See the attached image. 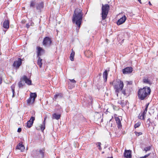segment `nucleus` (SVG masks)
Listing matches in <instances>:
<instances>
[{"instance_id":"40","label":"nucleus","mask_w":158,"mask_h":158,"mask_svg":"<svg viewBox=\"0 0 158 158\" xmlns=\"http://www.w3.org/2000/svg\"><path fill=\"white\" fill-rule=\"evenodd\" d=\"M147 123H148V127H149L150 126V123H151L150 119V118H149L148 119L147 121Z\"/></svg>"},{"instance_id":"15","label":"nucleus","mask_w":158,"mask_h":158,"mask_svg":"<svg viewBox=\"0 0 158 158\" xmlns=\"http://www.w3.org/2000/svg\"><path fill=\"white\" fill-rule=\"evenodd\" d=\"M37 57H40V56L42 54L44 53L45 52L44 50L40 47H37Z\"/></svg>"},{"instance_id":"23","label":"nucleus","mask_w":158,"mask_h":158,"mask_svg":"<svg viewBox=\"0 0 158 158\" xmlns=\"http://www.w3.org/2000/svg\"><path fill=\"white\" fill-rule=\"evenodd\" d=\"M108 72L107 70H105L103 74V77L105 82L107 81L108 76Z\"/></svg>"},{"instance_id":"13","label":"nucleus","mask_w":158,"mask_h":158,"mask_svg":"<svg viewBox=\"0 0 158 158\" xmlns=\"http://www.w3.org/2000/svg\"><path fill=\"white\" fill-rule=\"evenodd\" d=\"M44 7V3L43 2H37V3L36 7L37 10H38L41 11V9H43Z\"/></svg>"},{"instance_id":"50","label":"nucleus","mask_w":158,"mask_h":158,"mask_svg":"<svg viewBox=\"0 0 158 158\" xmlns=\"http://www.w3.org/2000/svg\"><path fill=\"white\" fill-rule=\"evenodd\" d=\"M138 1L140 3H141V0H138Z\"/></svg>"},{"instance_id":"4","label":"nucleus","mask_w":158,"mask_h":158,"mask_svg":"<svg viewBox=\"0 0 158 158\" xmlns=\"http://www.w3.org/2000/svg\"><path fill=\"white\" fill-rule=\"evenodd\" d=\"M110 6L108 4L102 5V11L101 13L102 20H105L106 18Z\"/></svg>"},{"instance_id":"53","label":"nucleus","mask_w":158,"mask_h":158,"mask_svg":"<svg viewBox=\"0 0 158 158\" xmlns=\"http://www.w3.org/2000/svg\"><path fill=\"white\" fill-rule=\"evenodd\" d=\"M104 153V152H102V153Z\"/></svg>"},{"instance_id":"6","label":"nucleus","mask_w":158,"mask_h":158,"mask_svg":"<svg viewBox=\"0 0 158 158\" xmlns=\"http://www.w3.org/2000/svg\"><path fill=\"white\" fill-rule=\"evenodd\" d=\"M52 41L49 37L46 36L44 38L43 42V44L45 46L49 47L51 45Z\"/></svg>"},{"instance_id":"26","label":"nucleus","mask_w":158,"mask_h":158,"mask_svg":"<svg viewBox=\"0 0 158 158\" xmlns=\"http://www.w3.org/2000/svg\"><path fill=\"white\" fill-rule=\"evenodd\" d=\"M38 58L37 64L39 65L40 68H41L42 65V59H41L40 57H37Z\"/></svg>"},{"instance_id":"8","label":"nucleus","mask_w":158,"mask_h":158,"mask_svg":"<svg viewBox=\"0 0 158 158\" xmlns=\"http://www.w3.org/2000/svg\"><path fill=\"white\" fill-rule=\"evenodd\" d=\"M133 68L131 67H127L123 69V73L124 74H129L132 72Z\"/></svg>"},{"instance_id":"20","label":"nucleus","mask_w":158,"mask_h":158,"mask_svg":"<svg viewBox=\"0 0 158 158\" xmlns=\"http://www.w3.org/2000/svg\"><path fill=\"white\" fill-rule=\"evenodd\" d=\"M115 120L116 121V123L118 124V128H119L122 126L121 125V123L120 120V118L117 117L115 118Z\"/></svg>"},{"instance_id":"34","label":"nucleus","mask_w":158,"mask_h":158,"mask_svg":"<svg viewBox=\"0 0 158 158\" xmlns=\"http://www.w3.org/2000/svg\"><path fill=\"white\" fill-rule=\"evenodd\" d=\"M96 145H97V147H98V149L99 150H101L102 149V148L101 146V143L100 142H97L95 143Z\"/></svg>"},{"instance_id":"48","label":"nucleus","mask_w":158,"mask_h":158,"mask_svg":"<svg viewBox=\"0 0 158 158\" xmlns=\"http://www.w3.org/2000/svg\"><path fill=\"white\" fill-rule=\"evenodd\" d=\"M2 78H0V84H1L2 83Z\"/></svg>"},{"instance_id":"47","label":"nucleus","mask_w":158,"mask_h":158,"mask_svg":"<svg viewBox=\"0 0 158 158\" xmlns=\"http://www.w3.org/2000/svg\"><path fill=\"white\" fill-rule=\"evenodd\" d=\"M45 119H46V118H44V120L43 121V123L42 125H45Z\"/></svg>"},{"instance_id":"2","label":"nucleus","mask_w":158,"mask_h":158,"mask_svg":"<svg viewBox=\"0 0 158 158\" xmlns=\"http://www.w3.org/2000/svg\"><path fill=\"white\" fill-rule=\"evenodd\" d=\"M151 90L150 87L145 86L140 89L138 91V96L139 99L143 100L148 98L150 94Z\"/></svg>"},{"instance_id":"44","label":"nucleus","mask_w":158,"mask_h":158,"mask_svg":"<svg viewBox=\"0 0 158 158\" xmlns=\"http://www.w3.org/2000/svg\"><path fill=\"white\" fill-rule=\"evenodd\" d=\"M87 53H88L89 54H92L91 52L89 51H88L85 53L87 54Z\"/></svg>"},{"instance_id":"11","label":"nucleus","mask_w":158,"mask_h":158,"mask_svg":"<svg viewBox=\"0 0 158 158\" xmlns=\"http://www.w3.org/2000/svg\"><path fill=\"white\" fill-rule=\"evenodd\" d=\"M123 156L126 158H131V151L125 150L123 153Z\"/></svg>"},{"instance_id":"19","label":"nucleus","mask_w":158,"mask_h":158,"mask_svg":"<svg viewBox=\"0 0 158 158\" xmlns=\"http://www.w3.org/2000/svg\"><path fill=\"white\" fill-rule=\"evenodd\" d=\"M16 149H19L21 152L23 151L25 149L24 146L22 143H19L16 146Z\"/></svg>"},{"instance_id":"49","label":"nucleus","mask_w":158,"mask_h":158,"mask_svg":"<svg viewBox=\"0 0 158 158\" xmlns=\"http://www.w3.org/2000/svg\"><path fill=\"white\" fill-rule=\"evenodd\" d=\"M148 3H149V4L150 5H151L152 4H151V2H148Z\"/></svg>"},{"instance_id":"12","label":"nucleus","mask_w":158,"mask_h":158,"mask_svg":"<svg viewBox=\"0 0 158 158\" xmlns=\"http://www.w3.org/2000/svg\"><path fill=\"white\" fill-rule=\"evenodd\" d=\"M127 19L126 16L124 15L122 18L119 19L117 22L116 23L118 25H120L126 21Z\"/></svg>"},{"instance_id":"32","label":"nucleus","mask_w":158,"mask_h":158,"mask_svg":"<svg viewBox=\"0 0 158 158\" xmlns=\"http://www.w3.org/2000/svg\"><path fill=\"white\" fill-rule=\"evenodd\" d=\"M149 105V103H147L146 104V105H145V109L144 110L143 112V113L144 114H145L147 113Z\"/></svg>"},{"instance_id":"52","label":"nucleus","mask_w":158,"mask_h":158,"mask_svg":"<svg viewBox=\"0 0 158 158\" xmlns=\"http://www.w3.org/2000/svg\"><path fill=\"white\" fill-rule=\"evenodd\" d=\"M108 158H113V157H109Z\"/></svg>"},{"instance_id":"30","label":"nucleus","mask_w":158,"mask_h":158,"mask_svg":"<svg viewBox=\"0 0 158 158\" xmlns=\"http://www.w3.org/2000/svg\"><path fill=\"white\" fill-rule=\"evenodd\" d=\"M22 80H21L18 83V86L19 88H22L25 85V83L22 82Z\"/></svg>"},{"instance_id":"27","label":"nucleus","mask_w":158,"mask_h":158,"mask_svg":"<svg viewBox=\"0 0 158 158\" xmlns=\"http://www.w3.org/2000/svg\"><path fill=\"white\" fill-rule=\"evenodd\" d=\"M74 55L75 52L74 51H73L71 53L70 56V60L72 61L74 60Z\"/></svg>"},{"instance_id":"24","label":"nucleus","mask_w":158,"mask_h":158,"mask_svg":"<svg viewBox=\"0 0 158 158\" xmlns=\"http://www.w3.org/2000/svg\"><path fill=\"white\" fill-rule=\"evenodd\" d=\"M61 117V114H57L55 113L52 114V118L53 119L58 120Z\"/></svg>"},{"instance_id":"3","label":"nucleus","mask_w":158,"mask_h":158,"mask_svg":"<svg viewBox=\"0 0 158 158\" xmlns=\"http://www.w3.org/2000/svg\"><path fill=\"white\" fill-rule=\"evenodd\" d=\"M114 87L117 95L118 96V93L123 89L124 87L123 82L120 79L117 80L115 83L114 84Z\"/></svg>"},{"instance_id":"1","label":"nucleus","mask_w":158,"mask_h":158,"mask_svg":"<svg viewBox=\"0 0 158 158\" xmlns=\"http://www.w3.org/2000/svg\"><path fill=\"white\" fill-rule=\"evenodd\" d=\"M83 15L81 8H77L75 9L72 18V22L73 23L75 24L77 26L76 28L77 32L81 27Z\"/></svg>"},{"instance_id":"16","label":"nucleus","mask_w":158,"mask_h":158,"mask_svg":"<svg viewBox=\"0 0 158 158\" xmlns=\"http://www.w3.org/2000/svg\"><path fill=\"white\" fill-rule=\"evenodd\" d=\"M143 82L144 83L151 85L152 84V82L149 79V77H144L143 79Z\"/></svg>"},{"instance_id":"25","label":"nucleus","mask_w":158,"mask_h":158,"mask_svg":"<svg viewBox=\"0 0 158 158\" xmlns=\"http://www.w3.org/2000/svg\"><path fill=\"white\" fill-rule=\"evenodd\" d=\"M37 97V94L36 93H31L30 95V97L31 98H32L33 102H34L35 101V98Z\"/></svg>"},{"instance_id":"9","label":"nucleus","mask_w":158,"mask_h":158,"mask_svg":"<svg viewBox=\"0 0 158 158\" xmlns=\"http://www.w3.org/2000/svg\"><path fill=\"white\" fill-rule=\"evenodd\" d=\"M21 80L24 81L26 84L28 85H32L31 80L28 78L25 75L23 76L21 79Z\"/></svg>"},{"instance_id":"29","label":"nucleus","mask_w":158,"mask_h":158,"mask_svg":"<svg viewBox=\"0 0 158 158\" xmlns=\"http://www.w3.org/2000/svg\"><path fill=\"white\" fill-rule=\"evenodd\" d=\"M145 114H144L143 113H142L141 114H139V115L138 116L139 118L141 119V120H144V116Z\"/></svg>"},{"instance_id":"35","label":"nucleus","mask_w":158,"mask_h":158,"mask_svg":"<svg viewBox=\"0 0 158 158\" xmlns=\"http://www.w3.org/2000/svg\"><path fill=\"white\" fill-rule=\"evenodd\" d=\"M151 148V147L150 146L145 147L144 148V150L145 151V153H146L148 151H149L150 150Z\"/></svg>"},{"instance_id":"21","label":"nucleus","mask_w":158,"mask_h":158,"mask_svg":"<svg viewBox=\"0 0 158 158\" xmlns=\"http://www.w3.org/2000/svg\"><path fill=\"white\" fill-rule=\"evenodd\" d=\"M118 103L121 105L123 107L127 105L126 102L124 101L123 100H118Z\"/></svg>"},{"instance_id":"45","label":"nucleus","mask_w":158,"mask_h":158,"mask_svg":"<svg viewBox=\"0 0 158 158\" xmlns=\"http://www.w3.org/2000/svg\"><path fill=\"white\" fill-rule=\"evenodd\" d=\"M34 25V23L33 22H31L30 23V25L31 26H33Z\"/></svg>"},{"instance_id":"31","label":"nucleus","mask_w":158,"mask_h":158,"mask_svg":"<svg viewBox=\"0 0 158 158\" xmlns=\"http://www.w3.org/2000/svg\"><path fill=\"white\" fill-rule=\"evenodd\" d=\"M32 99L30 97L27 100V104L30 105V104H32L34 102H32Z\"/></svg>"},{"instance_id":"22","label":"nucleus","mask_w":158,"mask_h":158,"mask_svg":"<svg viewBox=\"0 0 158 158\" xmlns=\"http://www.w3.org/2000/svg\"><path fill=\"white\" fill-rule=\"evenodd\" d=\"M62 97L63 94H62L58 93L54 95L53 99L56 100L58 98H61Z\"/></svg>"},{"instance_id":"36","label":"nucleus","mask_w":158,"mask_h":158,"mask_svg":"<svg viewBox=\"0 0 158 158\" xmlns=\"http://www.w3.org/2000/svg\"><path fill=\"white\" fill-rule=\"evenodd\" d=\"M141 124V123L140 122H138L137 123H135L134 125V127L135 128H136L139 127Z\"/></svg>"},{"instance_id":"28","label":"nucleus","mask_w":158,"mask_h":158,"mask_svg":"<svg viewBox=\"0 0 158 158\" xmlns=\"http://www.w3.org/2000/svg\"><path fill=\"white\" fill-rule=\"evenodd\" d=\"M93 103V99L92 97L89 96V100L88 101V103L89 105H90V104H92Z\"/></svg>"},{"instance_id":"37","label":"nucleus","mask_w":158,"mask_h":158,"mask_svg":"<svg viewBox=\"0 0 158 158\" xmlns=\"http://www.w3.org/2000/svg\"><path fill=\"white\" fill-rule=\"evenodd\" d=\"M135 133L136 136H138L142 134V133L141 132H137V131H135Z\"/></svg>"},{"instance_id":"14","label":"nucleus","mask_w":158,"mask_h":158,"mask_svg":"<svg viewBox=\"0 0 158 158\" xmlns=\"http://www.w3.org/2000/svg\"><path fill=\"white\" fill-rule=\"evenodd\" d=\"M35 119V117H31L30 120L28 121L27 123V127L28 128L31 127L33 125V121Z\"/></svg>"},{"instance_id":"51","label":"nucleus","mask_w":158,"mask_h":158,"mask_svg":"<svg viewBox=\"0 0 158 158\" xmlns=\"http://www.w3.org/2000/svg\"><path fill=\"white\" fill-rule=\"evenodd\" d=\"M22 23H25V22L24 21H22Z\"/></svg>"},{"instance_id":"7","label":"nucleus","mask_w":158,"mask_h":158,"mask_svg":"<svg viewBox=\"0 0 158 158\" xmlns=\"http://www.w3.org/2000/svg\"><path fill=\"white\" fill-rule=\"evenodd\" d=\"M22 64V59L18 58L17 60L15 61L13 64V66L15 69H18Z\"/></svg>"},{"instance_id":"10","label":"nucleus","mask_w":158,"mask_h":158,"mask_svg":"<svg viewBox=\"0 0 158 158\" xmlns=\"http://www.w3.org/2000/svg\"><path fill=\"white\" fill-rule=\"evenodd\" d=\"M122 93L123 94L124 96L126 97L128 96L130 94V92L128 88H123L121 90Z\"/></svg>"},{"instance_id":"42","label":"nucleus","mask_w":158,"mask_h":158,"mask_svg":"<svg viewBox=\"0 0 158 158\" xmlns=\"http://www.w3.org/2000/svg\"><path fill=\"white\" fill-rule=\"evenodd\" d=\"M30 26V24H29V23H27L26 24V27L28 28Z\"/></svg>"},{"instance_id":"39","label":"nucleus","mask_w":158,"mask_h":158,"mask_svg":"<svg viewBox=\"0 0 158 158\" xmlns=\"http://www.w3.org/2000/svg\"><path fill=\"white\" fill-rule=\"evenodd\" d=\"M151 153H148V154H147V155H145L144 156H142L141 157H139V158H147L148 157L149 155H150L151 154Z\"/></svg>"},{"instance_id":"5","label":"nucleus","mask_w":158,"mask_h":158,"mask_svg":"<svg viewBox=\"0 0 158 158\" xmlns=\"http://www.w3.org/2000/svg\"><path fill=\"white\" fill-rule=\"evenodd\" d=\"M44 149L43 148L42 150H33L31 155L34 158H44Z\"/></svg>"},{"instance_id":"33","label":"nucleus","mask_w":158,"mask_h":158,"mask_svg":"<svg viewBox=\"0 0 158 158\" xmlns=\"http://www.w3.org/2000/svg\"><path fill=\"white\" fill-rule=\"evenodd\" d=\"M11 88L12 92H13V96L12 97H13L15 96V86L14 85H12L11 86Z\"/></svg>"},{"instance_id":"18","label":"nucleus","mask_w":158,"mask_h":158,"mask_svg":"<svg viewBox=\"0 0 158 158\" xmlns=\"http://www.w3.org/2000/svg\"><path fill=\"white\" fill-rule=\"evenodd\" d=\"M37 2L35 0H32L30 1V7L31 8H34L36 7Z\"/></svg>"},{"instance_id":"43","label":"nucleus","mask_w":158,"mask_h":158,"mask_svg":"<svg viewBox=\"0 0 158 158\" xmlns=\"http://www.w3.org/2000/svg\"><path fill=\"white\" fill-rule=\"evenodd\" d=\"M22 131V129L21 128H19L18 129V132H21Z\"/></svg>"},{"instance_id":"17","label":"nucleus","mask_w":158,"mask_h":158,"mask_svg":"<svg viewBox=\"0 0 158 158\" xmlns=\"http://www.w3.org/2000/svg\"><path fill=\"white\" fill-rule=\"evenodd\" d=\"M9 21L8 20L5 19L3 23V27L6 29L9 28Z\"/></svg>"},{"instance_id":"46","label":"nucleus","mask_w":158,"mask_h":158,"mask_svg":"<svg viewBox=\"0 0 158 158\" xmlns=\"http://www.w3.org/2000/svg\"><path fill=\"white\" fill-rule=\"evenodd\" d=\"M127 85H131L132 84V82L131 81H127Z\"/></svg>"},{"instance_id":"38","label":"nucleus","mask_w":158,"mask_h":158,"mask_svg":"<svg viewBox=\"0 0 158 158\" xmlns=\"http://www.w3.org/2000/svg\"><path fill=\"white\" fill-rule=\"evenodd\" d=\"M41 130L42 131H43L45 129V125H41L40 127Z\"/></svg>"},{"instance_id":"41","label":"nucleus","mask_w":158,"mask_h":158,"mask_svg":"<svg viewBox=\"0 0 158 158\" xmlns=\"http://www.w3.org/2000/svg\"><path fill=\"white\" fill-rule=\"evenodd\" d=\"M70 81L72 83H75L76 81L74 79H69Z\"/></svg>"}]
</instances>
